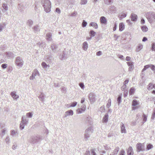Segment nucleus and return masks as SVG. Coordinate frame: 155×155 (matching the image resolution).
Masks as SVG:
<instances>
[{
	"mask_svg": "<svg viewBox=\"0 0 155 155\" xmlns=\"http://www.w3.org/2000/svg\"><path fill=\"white\" fill-rule=\"evenodd\" d=\"M41 2L45 11L47 13L51 11V3L49 0H41Z\"/></svg>",
	"mask_w": 155,
	"mask_h": 155,
	"instance_id": "1",
	"label": "nucleus"
},
{
	"mask_svg": "<svg viewBox=\"0 0 155 155\" xmlns=\"http://www.w3.org/2000/svg\"><path fill=\"white\" fill-rule=\"evenodd\" d=\"M145 15L147 19H155V13L154 12H147Z\"/></svg>",
	"mask_w": 155,
	"mask_h": 155,
	"instance_id": "2",
	"label": "nucleus"
},
{
	"mask_svg": "<svg viewBox=\"0 0 155 155\" xmlns=\"http://www.w3.org/2000/svg\"><path fill=\"white\" fill-rule=\"evenodd\" d=\"M139 105L138 101L136 100H133L132 102V109L134 110L138 108L139 107V106H138Z\"/></svg>",
	"mask_w": 155,
	"mask_h": 155,
	"instance_id": "3",
	"label": "nucleus"
},
{
	"mask_svg": "<svg viewBox=\"0 0 155 155\" xmlns=\"http://www.w3.org/2000/svg\"><path fill=\"white\" fill-rule=\"evenodd\" d=\"M86 109V106L85 105H83L80 108L77 110V111L78 113H81L84 112Z\"/></svg>",
	"mask_w": 155,
	"mask_h": 155,
	"instance_id": "4",
	"label": "nucleus"
},
{
	"mask_svg": "<svg viewBox=\"0 0 155 155\" xmlns=\"http://www.w3.org/2000/svg\"><path fill=\"white\" fill-rule=\"evenodd\" d=\"M16 63L17 65L21 67L22 64V62L20 61V58L19 57H17L16 60Z\"/></svg>",
	"mask_w": 155,
	"mask_h": 155,
	"instance_id": "5",
	"label": "nucleus"
},
{
	"mask_svg": "<svg viewBox=\"0 0 155 155\" xmlns=\"http://www.w3.org/2000/svg\"><path fill=\"white\" fill-rule=\"evenodd\" d=\"M120 128H121V133H126V130L125 129V128L124 125L122 123H121V124Z\"/></svg>",
	"mask_w": 155,
	"mask_h": 155,
	"instance_id": "6",
	"label": "nucleus"
},
{
	"mask_svg": "<svg viewBox=\"0 0 155 155\" xmlns=\"http://www.w3.org/2000/svg\"><path fill=\"white\" fill-rule=\"evenodd\" d=\"M127 154L128 155H133L134 152L131 147H130L128 148L127 150Z\"/></svg>",
	"mask_w": 155,
	"mask_h": 155,
	"instance_id": "7",
	"label": "nucleus"
},
{
	"mask_svg": "<svg viewBox=\"0 0 155 155\" xmlns=\"http://www.w3.org/2000/svg\"><path fill=\"white\" fill-rule=\"evenodd\" d=\"M126 15H127L126 14L121 12L119 14L118 17L120 19H122L125 17Z\"/></svg>",
	"mask_w": 155,
	"mask_h": 155,
	"instance_id": "8",
	"label": "nucleus"
},
{
	"mask_svg": "<svg viewBox=\"0 0 155 155\" xmlns=\"http://www.w3.org/2000/svg\"><path fill=\"white\" fill-rule=\"evenodd\" d=\"M38 74V72L37 70H35L34 72L33 73L32 76L30 77V79L31 80H32L33 79V78L35 77V76L37 75Z\"/></svg>",
	"mask_w": 155,
	"mask_h": 155,
	"instance_id": "9",
	"label": "nucleus"
},
{
	"mask_svg": "<svg viewBox=\"0 0 155 155\" xmlns=\"http://www.w3.org/2000/svg\"><path fill=\"white\" fill-rule=\"evenodd\" d=\"M142 144L140 143H137V151L139 152L142 150Z\"/></svg>",
	"mask_w": 155,
	"mask_h": 155,
	"instance_id": "10",
	"label": "nucleus"
},
{
	"mask_svg": "<svg viewBox=\"0 0 155 155\" xmlns=\"http://www.w3.org/2000/svg\"><path fill=\"white\" fill-rule=\"evenodd\" d=\"M11 95L12 97L15 99H16L18 98L19 97L18 95L15 94V92H12Z\"/></svg>",
	"mask_w": 155,
	"mask_h": 155,
	"instance_id": "11",
	"label": "nucleus"
},
{
	"mask_svg": "<svg viewBox=\"0 0 155 155\" xmlns=\"http://www.w3.org/2000/svg\"><path fill=\"white\" fill-rule=\"evenodd\" d=\"M154 87V84L152 83H150L148 85L147 89L148 90H151Z\"/></svg>",
	"mask_w": 155,
	"mask_h": 155,
	"instance_id": "12",
	"label": "nucleus"
},
{
	"mask_svg": "<svg viewBox=\"0 0 155 155\" xmlns=\"http://www.w3.org/2000/svg\"><path fill=\"white\" fill-rule=\"evenodd\" d=\"M104 1L105 4L107 5L112 4L113 2V0H104Z\"/></svg>",
	"mask_w": 155,
	"mask_h": 155,
	"instance_id": "13",
	"label": "nucleus"
},
{
	"mask_svg": "<svg viewBox=\"0 0 155 155\" xmlns=\"http://www.w3.org/2000/svg\"><path fill=\"white\" fill-rule=\"evenodd\" d=\"M130 17L131 19H137V15L133 13H132L131 14Z\"/></svg>",
	"mask_w": 155,
	"mask_h": 155,
	"instance_id": "14",
	"label": "nucleus"
},
{
	"mask_svg": "<svg viewBox=\"0 0 155 155\" xmlns=\"http://www.w3.org/2000/svg\"><path fill=\"white\" fill-rule=\"evenodd\" d=\"M135 91V89L134 87H132L130 89L129 92L130 95H132L134 94V93Z\"/></svg>",
	"mask_w": 155,
	"mask_h": 155,
	"instance_id": "15",
	"label": "nucleus"
},
{
	"mask_svg": "<svg viewBox=\"0 0 155 155\" xmlns=\"http://www.w3.org/2000/svg\"><path fill=\"white\" fill-rule=\"evenodd\" d=\"M18 8L20 12H22L24 10L25 8L24 7L23 5H21V6H20L19 3L18 4Z\"/></svg>",
	"mask_w": 155,
	"mask_h": 155,
	"instance_id": "16",
	"label": "nucleus"
},
{
	"mask_svg": "<svg viewBox=\"0 0 155 155\" xmlns=\"http://www.w3.org/2000/svg\"><path fill=\"white\" fill-rule=\"evenodd\" d=\"M124 26L122 23H120L119 24V30L120 31H122L124 29Z\"/></svg>",
	"mask_w": 155,
	"mask_h": 155,
	"instance_id": "17",
	"label": "nucleus"
},
{
	"mask_svg": "<svg viewBox=\"0 0 155 155\" xmlns=\"http://www.w3.org/2000/svg\"><path fill=\"white\" fill-rule=\"evenodd\" d=\"M21 5H23L25 8L28 7V3L26 2H22L20 3V5L21 6Z\"/></svg>",
	"mask_w": 155,
	"mask_h": 155,
	"instance_id": "18",
	"label": "nucleus"
},
{
	"mask_svg": "<svg viewBox=\"0 0 155 155\" xmlns=\"http://www.w3.org/2000/svg\"><path fill=\"white\" fill-rule=\"evenodd\" d=\"M67 116L72 115L73 114V111L72 110H70L66 111L65 112Z\"/></svg>",
	"mask_w": 155,
	"mask_h": 155,
	"instance_id": "19",
	"label": "nucleus"
},
{
	"mask_svg": "<svg viewBox=\"0 0 155 155\" xmlns=\"http://www.w3.org/2000/svg\"><path fill=\"white\" fill-rule=\"evenodd\" d=\"M88 48L87 44L86 42H84L83 44V48L84 50H87Z\"/></svg>",
	"mask_w": 155,
	"mask_h": 155,
	"instance_id": "20",
	"label": "nucleus"
},
{
	"mask_svg": "<svg viewBox=\"0 0 155 155\" xmlns=\"http://www.w3.org/2000/svg\"><path fill=\"white\" fill-rule=\"evenodd\" d=\"M110 9L112 12L115 13L116 11V8L114 6L111 7Z\"/></svg>",
	"mask_w": 155,
	"mask_h": 155,
	"instance_id": "21",
	"label": "nucleus"
},
{
	"mask_svg": "<svg viewBox=\"0 0 155 155\" xmlns=\"http://www.w3.org/2000/svg\"><path fill=\"white\" fill-rule=\"evenodd\" d=\"M91 26H93L95 28H98V26L97 23L94 22H92L90 24Z\"/></svg>",
	"mask_w": 155,
	"mask_h": 155,
	"instance_id": "22",
	"label": "nucleus"
},
{
	"mask_svg": "<svg viewBox=\"0 0 155 155\" xmlns=\"http://www.w3.org/2000/svg\"><path fill=\"white\" fill-rule=\"evenodd\" d=\"M108 120V115H105L103 119V122H106Z\"/></svg>",
	"mask_w": 155,
	"mask_h": 155,
	"instance_id": "23",
	"label": "nucleus"
},
{
	"mask_svg": "<svg viewBox=\"0 0 155 155\" xmlns=\"http://www.w3.org/2000/svg\"><path fill=\"white\" fill-rule=\"evenodd\" d=\"M141 28L143 32H146L148 30L147 28L145 26H143Z\"/></svg>",
	"mask_w": 155,
	"mask_h": 155,
	"instance_id": "24",
	"label": "nucleus"
},
{
	"mask_svg": "<svg viewBox=\"0 0 155 155\" xmlns=\"http://www.w3.org/2000/svg\"><path fill=\"white\" fill-rule=\"evenodd\" d=\"M2 7L5 11H7L8 10V7L5 4H3Z\"/></svg>",
	"mask_w": 155,
	"mask_h": 155,
	"instance_id": "25",
	"label": "nucleus"
},
{
	"mask_svg": "<svg viewBox=\"0 0 155 155\" xmlns=\"http://www.w3.org/2000/svg\"><path fill=\"white\" fill-rule=\"evenodd\" d=\"M151 66L149 65H147L144 66L143 69L142 70V71L146 70L148 68H149Z\"/></svg>",
	"mask_w": 155,
	"mask_h": 155,
	"instance_id": "26",
	"label": "nucleus"
},
{
	"mask_svg": "<svg viewBox=\"0 0 155 155\" xmlns=\"http://www.w3.org/2000/svg\"><path fill=\"white\" fill-rule=\"evenodd\" d=\"M77 104V102H74L72 103L71 104V105L70 106V107H75Z\"/></svg>",
	"mask_w": 155,
	"mask_h": 155,
	"instance_id": "27",
	"label": "nucleus"
},
{
	"mask_svg": "<svg viewBox=\"0 0 155 155\" xmlns=\"http://www.w3.org/2000/svg\"><path fill=\"white\" fill-rule=\"evenodd\" d=\"M125 154V152L124 150H120L119 155H124Z\"/></svg>",
	"mask_w": 155,
	"mask_h": 155,
	"instance_id": "28",
	"label": "nucleus"
},
{
	"mask_svg": "<svg viewBox=\"0 0 155 155\" xmlns=\"http://www.w3.org/2000/svg\"><path fill=\"white\" fill-rule=\"evenodd\" d=\"M153 147V145H152L149 144L147 145V149L148 150H150Z\"/></svg>",
	"mask_w": 155,
	"mask_h": 155,
	"instance_id": "29",
	"label": "nucleus"
},
{
	"mask_svg": "<svg viewBox=\"0 0 155 155\" xmlns=\"http://www.w3.org/2000/svg\"><path fill=\"white\" fill-rule=\"evenodd\" d=\"M111 101L110 99L108 100V103H107V107H110L111 105Z\"/></svg>",
	"mask_w": 155,
	"mask_h": 155,
	"instance_id": "30",
	"label": "nucleus"
},
{
	"mask_svg": "<svg viewBox=\"0 0 155 155\" xmlns=\"http://www.w3.org/2000/svg\"><path fill=\"white\" fill-rule=\"evenodd\" d=\"M90 33L91 36H94L95 35V33L93 31H91L90 32Z\"/></svg>",
	"mask_w": 155,
	"mask_h": 155,
	"instance_id": "31",
	"label": "nucleus"
},
{
	"mask_svg": "<svg viewBox=\"0 0 155 155\" xmlns=\"http://www.w3.org/2000/svg\"><path fill=\"white\" fill-rule=\"evenodd\" d=\"M24 123L21 122V123L20 124V128L21 129H22L24 128Z\"/></svg>",
	"mask_w": 155,
	"mask_h": 155,
	"instance_id": "32",
	"label": "nucleus"
},
{
	"mask_svg": "<svg viewBox=\"0 0 155 155\" xmlns=\"http://www.w3.org/2000/svg\"><path fill=\"white\" fill-rule=\"evenodd\" d=\"M87 2V1L86 0H82L81 1V4H85Z\"/></svg>",
	"mask_w": 155,
	"mask_h": 155,
	"instance_id": "33",
	"label": "nucleus"
},
{
	"mask_svg": "<svg viewBox=\"0 0 155 155\" xmlns=\"http://www.w3.org/2000/svg\"><path fill=\"white\" fill-rule=\"evenodd\" d=\"M87 24V22H85L84 21H83V22L82 23V25L83 27H85L86 26Z\"/></svg>",
	"mask_w": 155,
	"mask_h": 155,
	"instance_id": "34",
	"label": "nucleus"
},
{
	"mask_svg": "<svg viewBox=\"0 0 155 155\" xmlns=\"http://www.w3.org/2000/svg\"><path fill=\"white\" fill-rule=\"evenodd\" d=\"M7 67V64H3L2 65V67L3 68H6Z\"/></svg>",
	"mask_w": 155,
	"mask_h": 155,
	"instance_id": "35",
	"label": "nucleus"
},
{
	"mask_svg": "<svg viewBox=\"0 0 155 155\" xmlns=\"http://www.w3.org/2000/svg\"><path fill=\"white\" fill-rule=\"evenodd\" d=\"M138 48H137V50L138 51H139L140 50V49H141L142 48V45H139L138 46Z\"/></svg>",
	"mask_w": 155,
	"mask_h": 155,
	"instance_id": "36",
	"label": "nucleus"
},
{
	"mask_svg": "<svg viewBox=\"0 0 155 155\" xmlns=\"http://www.w3.org/2000/svg\"><path fill=\"white\" fill-rule=\"evenodd\" d=\"M32 114L31 113H27L26 114V116L29 117H31L32 116Z\"/></svg>",
	"mask_w": 155,
	"mask_h": 155,
	"instance_id": "37",
	"label": "nucleus"
},
{
	"mask_svg": "<svg viewBox=\"0 0 155 155\" xmlns=\"http://www.w3.org/2000/svg\"><path fill=\"white\" fill-rule=\"evenodd\" d=\"M55 11L58 14L60 13L61 12L59 8H57L56 9Z\"/></svg>",
	"mask_w": 155,
	"mask_h": 155,
	"instance_id": "38",
	"label": "nucleus"
},
{
	"mask_svg": "<svg viewBox=\"0 0 155 155\" xmlns=\"http://www.w3.org/2000/svg\"><path fill=\"white\" fill-rule=\"evenodd\" d=\"M77 14V12H74L71 14V16H74L76 15Z\"/></svg>",
	"mask_w": 155,
	"mask_h": 155,
	"instance_id": "39",
	"label": "nucleus"
},
{
	"mask_svg": "<svg viewBox=\"0 0 155 155\" xmlns=\"http://www.w3.org/2000/svg\"><path fill=\"white\" fill-rule=\"evenodd\" d=\"M129 82V80L128 79H127L125 80V81L124 82V85L126 86V84H127Z\"/></svg>",
	"mask_w": 155,
	"mask_h": 155,
	"instance_id": "40",
	"label": "nucleus"
},
{
	"mask_svg": "<svg viewBox=\"0 0 155 155\" xmlns=\"http://www.w3.org/2000/svg\"><path fill=\"white\" fill-rule=\"evenodd\" d=\"M121 97L120 96H119L117 98V101L119 103H120L121 102Z\"/></svg>",
	"mask_w": 155,
	"mask_h": 155,
	"instance_id": "41",
	"label": "nucleus"
},
{
	"mask_svg": "<svg viewBox=\"0 0 155 155\" xmlns=\"http://www.w3.org/2000/svg\"><path fill=\"white\" fill-rule=\"evenodd\" d=\"M143 121L144 122L146 121L147 120V116L146 115L144 114L143 116Z\"/></svg>",
	"mask_w": 155,
	"mask_h": 155,
	"instance_id": "42",
	"label": "nucleus"
},
{
	"mask_svg": "<svg viewBox=\"0 0 155 155\" xmlns=\"http://www.w3.org/2000/svg\"><path fill=\"white\" fill-rule=\"evenodd\" d=\"M80 86L82 89L84 88V86L83 83H80L79 84Z\"/></svg>",
	"mask_w": 155,
	"mask_h": 155,
	"instance_id": "43",
	"label": "nucleus"
},
{
	"mask_svg": "<svg viewBox=\"0 0 155 155\" xmlns=\"http://www.w3.org/2000/svg\"><path fill=\"white\" fill-rule=\"evenodd\" d=\"M91 152L92 155H96V153L94 152V149H92L91 150Z\"/></svg>",
	"mask_w": 155,
	"mask_h": 155,
	"instance_id": "44",
	"label": "nucleus"
},
{
	"mask_svg": "<svg viewBox=\"0 0 155 155\" xmlns=\"http://www.w3.org/2000/svg\"><path fill=\"white\" fill-rule=\"evenodd\" d=\"M128 94L127 92V91H125L124 93V97H126Z\"/></svg>",
	"mask_w": 155,
	"mask_h": 155,
	"instance_id": "45",
	"label": "nucleus"
},
{
	"mask_svg": "<svg viewBox=\"0 0 155 155\" xmlns=\"http://www.w3.org/2000/svg\"><path fill=\"white\" fill-rule=\"evenodd\" d=\"M41 65L44 68L45 67H46L47 66L46 64L44 62H42V63Z\"/></svg>",
	"mask_w": 155,
	"mask_h": 155,
	"instance_id": "46",
	"label": "nucleus"
},
{
	"mask_svg": "<svg viewBox=\"0 0 155 155\" xmlns=\"http://www.w3.org/2000/svg\"><path fill=\"white\" fill-rule=\"evenodd\" d=\"M150 65L151 66L150 67L151 68V69L153 71H154V70L155 69V66L153 65Z\"/></svg>",
	"mask_w": 155,
	"mask_h": 155,
	"instance_id": "47",
	"label": "nucleus"
},
{
	"mask_svg": "<svg viewBox=\"0 0 155 155\" xmlns=\"http://www.w3.org/2000/svg\"><path fill=\"white\" fill-rule=\"evenodd\" d=\"M127 64L128 66H132L133 64V63L131 62H128Z\"/></svg>",
	"mask_w": 155,
	"mask_h": 155,
	"instance_id": "48",
	"label": "nucleus"
},
{
	"mask_svg": "<svg viewBox=\"0 0 155 155\" xmlns=\"http://www.w3.org/2000/svg\"><path fill=\"white\" fill-rule=\"evenodd\" d=\"M126 86H125L124 85L123 86L121 87V89L122 91H124L125 89L126 88Z\"/></svg>",
	"mask_w": 155,
	"mask_h": 155,
	"instance_id": "49",
	"label": "nucleus"
},
{
	"mask_svg": "<svg viewBox=\"0 0 155 155\" xmlns=\"http://www.w3.org/2000/svg\"><path fill=\"white\" fill-rule=\"evenodd\" d=\"M119 150V148L118 147H117L116 149L115 150V152H116V153H115V154H117Z\"/></svg>",
	"mask_w": 155,
	"mask_h": 155,
	"instance_id": "50",
	"label": "nucleus"
},
{
	"mask_svg": "<svg viewBox=\"0 0 155 155\" xmlns=\"http://www.w3.org/2000/svg\"><path fill=\"white\" fill-rule=\"evenodd\" d=\"M152 50L155 51V45L154 44H153L152 46Z\"/></svg>",
	"mask_w": 155,
	"mask_h": 155,
	"instance_id": "51",
	"label": "nucleus"
},
{
	"mask_svg": "<svg viewBox=\"0 0 155 155\" xmlns=\"http://www.w3.org/2000/svg\"><path fill=\"white\" fill-rule=\"evenodd\" d=\"M101 52L100 51H99L97 52L96 53V54L97 56H99V55H101Z\"/></svg>",
	"mask_w": 155,
	"mask_h": 155,
	"instance_id": "52",
	"label": "nucleus"
},
{
	"mask_svg": "<svg viewBox=\"0 0 155 155\" xmlns=\"http://www.w3.org/2000/svg\"><path fill=\"white\" fill-rule=\"evenodd\" d=\"M155 117V111L153 112L152 114V117L153 119Z\"/></svg>",
	"mask_w": 155,
	"mask_h": 155,
	"instance_id": "53",
	"label": "nucleus"
},
{
	"mask_svg": "<svg viewBox=\"0 0 155 155\" xmlns=\"http://www.w3.org/2000/svg\"><path fill=\"white\" fill-rule=\"evenodd\" d=\"M130 58L129 56H127L126 58V59L127 61H129L130 60Z\"/></svg>",
	"mask_w": 155,
	"mask_h": 155,
	"instance_id": "54",
	"label": "nucleus"
},
{
	"mask_svg": "<svg viewBox=\"0 0 155 155\" xmlns=\"http://www.w3.org/2000/svg\"><path fill=\"white\" fill-rule=\"evenodd\" d=\"M101 22L102 23H104L105 24L107 22L106 20H101Z\"/></svg>",
	"mask_w": 155,
	"mask_h": 155,
	"instance_id": "55",
	"label": "nucleus"
},
{
	"mask_svg": "<svg viewBox=\"0 0 155 155\" xmlns=\"http://www.w3.org/2000/svg\"><path fill=\"white\" fill-rule=\"evenodd\" d=\"M116 24H115L114 26L113 27V31H115L116 30Z\"/></svg>",
	"mask_w": 155,
	"mask_h": 155,
	"instance_id": "56",
	"label": "nucleus"
},
{
	"mask_svg": "<svg viewBox=\"0 0 155 155\" xmlns=\"http://www.w3.org/2000/svg\"><path fill=\"white\" fill-rule=\"evenodd\" d=\"M85 101V98H82L81 100V103H83Z\"/></svg>",
	"mask_w": 155,
	"mask_h": 155,
	"instance_id": "57",
	"label": "nucleus"
},
{
	"mask_svg": "<svg viewBox=\"0 0 155 155\" xmlns=\"http://www.w3.org/2000/svg\"><path fill=\"white\" fill-rule=\"evenodd\" d=\"M11 134L12 135H14L15 134V132L14 130H12L11 132Z\"/></svg>",
	"mask_w": 155,
	"mask_h": 155,
	"instance_id": "58",
	"label": "nucleus"
},
{
	"mask_svg": "<svg viewBox=\"0 0 155 155\" xmlns=\"http://www.w3.org/2000/svg\"><path fill=\"white\" fill-rule=\"evenodd\" d=\"M147 38L145 37H143V40H142V41H147Z\"/></svg>",
	"mask_w": 155,
	"mask_h": 155,
	"instance_id": "59",
	"label": "nucleus"
},
{
	"mask_svg": "<svg viewBox=\"0 0 155 155\" xmlns=\"http://www.w3.org/2000/svg\"><path fill=\"white\" fill-rule=\"evenodd\" d=\"M100 19H106L105 18L104 16H102L100 18Z\"/></svg>",
	"mask_w": 155,
	"mask_h": 155,
	"instance_id": "60",
	"label": "nucleus"
},
{
	"mask_svg": "<svg viewBox=\"0 0 155 155\" xmlns=\"http://www.w3.org/2000/svg\"><path fill=\"white\" fill-rule=\"evenodd\" d=\"M152 93L153 94H155V90H153L152 91Z\"/></svg>",
	"mask_w": 155,
	"mask_h": 155,
	"instance_id": "61",
	"label": "nucleus"
},
{
	"mask_svg": "<svg viewBox=\"0 0 155 155\" xmlns=\"http://www.w3.org/2000/svg\"><path fill=\"white\" fill-rule=\"evenodd\" d=\"M47 36L48 38H50V37H51V36L50 35H47Z\"/></svg>",
	"mask_w": 155,
	"mask_h": 155,
	"instance_id": "62",
	"label": "nucleus"
},
{
	"mask_svg": "<svg viewBox=\"0 0 155 155\" xmlns=\"http://www.w3.org/2000/svg\"><path fill=\"white\" fill-rule=\"evenodd\" d=\"M5 131H6V130H3L2 131V133H5Z\"/></svg>",
	"mask_w": 155,
	"mask_h": 155,
	"instance_id": "63",
	"label": "nucleus"
},
{
	"mask_svg": "<svg viewBox=\"0 0 155 155\" xmlns=\"http://www.w3.org/2000/svg\"><path fill=\"white\" fill-rule=\"evenodd\" d=\"M141 20V22L142 23H144L145 22L144 20Z\"/></svg>",
	"mask_w": 155,
	"mask_h": 155,
	"instance_id": "64",
	"label": "nucleus"
}]
</instances>
